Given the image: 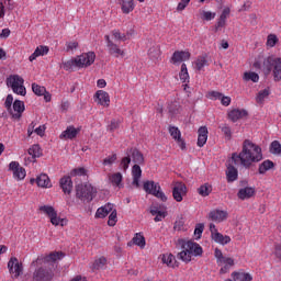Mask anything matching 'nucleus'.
Masks as SVG:
<instances>
[{
    "instance_id": "obj_1",
    "label": "nucleus",
    "mask_w": 281,
    "mask_h": 281,
    "mask_svg": "<svg viewBox=\"0 0 281 281\" xmlns=\"http://www.w3.org/2000/svg\"><path fill=\"white\" fill-rule=\"evenodd\" d=\"M258 161H262V148L254 144V142L245 139L241 151L239 154L233 153L232 157L227 160V182L234 183V181H238V169L234 166H241L246 168V170H249V168H251L254 164H258Z\"/></svg>"
},
{
    "instance_id": "obj_2",
    "label": "nucleus",
    "mask_w": 281,
    "mask_h": 281,
    "mask_svg": "<svg viewBox=\"0 0 281 281\" xmlns=\"http://www.w3.org/2000/svg\"><path fill=\"white\" fill-rule=\"evenodd\" d=\"M256 71H262L265 76H269L272 71L274 82L281 81V58L273 55L265 57L259 55L254 64Z\"/></svg>"
},
{
    "instance_id": "obj_3",
    "label": "nucleus",
    "mask_w": 281,
    "mask_h": 281,
    "mask_svg": "<svg viewBox=\"0 0 281 281\" xmlns=\"http://www.w3.org/2000/svg\"><path fill=\"white\" fill-rule=\"evenodd\" d=\"M179 245L183 250L177 255V258L182 262H191L192 256H203V248L193 240L179 239Z\"/></svg>"
},
{
    "instance_id": "obj_4",
    "label": "nucleus",
    "mask_w": 281,
    "mask_h": 281,
    "mask_svg": "<svg viewBox=\"0 0 281 281\" xmlns=\"http://www.w3.org/2000/svg\"><path fill=\"white\" fill-rule=\"evenodd\" d=\"M95 63V53L88 52L77 56L75 59L63 63L65 71H71L74 67L82 69L85 67H91Z\"/></svg>"
},
{
    "instance_id": "obj_5",
    "label": "nucleus",
    "mask_w": 281,
    "mask_h": 281,
    "mask_svg": "<svg viewBox=\"0 0 281 281\" xmlns=\"http://www.w3.org/2000/svg\"><path fill=\"white\" fill-rule=\"evenodd\" d=\"M76 196L82 203H91L94 196H98V189H95L90 183L77 184L76 186Z\"/></svg>"
},
{
    "instance_id": "obj_6",
    "label": "nucleus",
    "mask_w": 281,
    "mask_h": 281,
    "mask_svg": "<svg viewBox=\"0 0 281 281\" xmlns=\"http://www.w3.org/2000/svg\"><path fill=\"white\" fill-rule=\"evenodd\" d=\"M56 274L52 268L40 266L35 268L32 274V281H54Z\"/></svg>"
},
{
    "instance_id": "obj_7",
    "label": "nucleus",
    "mask_w": 281,
    "mask_h": 281,
    "mask_svg": "<svg viewBox=\"0 0 281 281\" xmlns=\"http://www.w3.org/2000/svg\"><path fill=\"white\" fill-rule=\"evenodd\" d=\"M143 189L147 194H153V196H156V199H160L164 203L168 201V196H166V193L161 191V186L159 183H156L155 181H146L143 184Z\"/></svg>"
},
{
    "instance_id": "obj_8",
    "label": "nucleus",
    "mask_w": 281,
    "mask_h": 281,
    "mask_svg": "<svg viewBox=\"0 0 281 281\" xmlns=\"http://www.w3.org/2000/svg\"><path fill=\"white\" fill-rule=\"evenodd\" d=\"M24 82L25 80L19 75H12L7 79V85L11 87L13 93H16L18 95H25L26 90L25 86H23Z\"/></svg>"
},
{
    "instance_id": "obj_9",
    "label": "nucleus",
    "mask_w": 281,
    "mask_h": 281,
    "mask_svg": "<svg viewBox=\"0 0 281 281\" xmlns=\"http://www.w3.org/2000/svg\"><path fill=\"white\" fill-rule=\"evenodd\" d=\"M214 256L216 258L217 265H225L221 268L220 273H227V271H229V268L234 267L235 265L234 259L223 256V251L218 248H215Z\"/></svg>"
},
{
    "instance_id": "obj_10",
    "label": "nucleus",
    "mask_w": 281,
    "mask_h": 281,
    "mask_svg": "<svg viewBox=\"0 0 281 281\" xmlns=\"http://www.w3.org/2000/svg\"><path fill=\"white\" fill-rule=\"evenodd\" d=\"M8 269L10 273H14V278H19L23 273V263L19 262L16 257H11L8 262Z\"/></svg>"
},
{
    "instance_id": "obj_11",
    "label": "nucleus",
    "mask_w": 281,
    "mask_h": 281,
    "mask_svg": "<svg viewBox=\"0 0 281 281\" xmlns=\"http://www.w3.org/2000/svg\"><path fill=\"white\" fill-rule=\"evenodd\" d=\"M126 155L130 156L133 164L138 165V166H144V164H145L144 154H142V151H139V149H137L135 147H131L126 150Z\"/></svg>"
},
{
    "instance_id": "obj_12",
    "label": "nucleus",
    "mask_w": 281,
    "mask_h": 281,
    "mask_svg": "<svg viewBox=\"0 0 281 281\" xmlns=\"http://www.w3.org/2000/svg\"><path fill=\"white\" fill-rule=\"evenodd\" d=\"M188 193V187L184 183L178 182L172 189V196L177 203H181L183 201L184 194Z\"/></svg>"
},
{
    "instance_id": "obj_13",
    "label": "nucleus",
    "mask_w": 281,
    "mask_h": 281,
    "mask_svg": "<svg viewBox=\"0 0 281 281\" xmlns=\"http://www.w3.org/2000/svg\"><path fill=\"white\" fill-rule=\"evenodd\" d=\"M9 170H11V172H13V177L18 181H22V179H25V175H26L25 168L21 167V165H19V162L11 161L9 164Z\"/></svg>"
},
{
    "instance_id": "obj_14",
    "label": "nucleus",
    "mask_w": 281,
    "mask_h": 281,
    "mask_svg": "<svg viewBox=\"0 0 281 281\" xmlns=\"http://www.w3.org/2000/svg\"><path fill=\"white\" fill-rule=\"evenodd\" d=\"M168 131L169 135L172 137V139H175V142H177L181 150H186V140L181 138V131L179 130V127L170 125L168 127Z\"/></svg>"
},
{
    "instance_id": "obj_15",
    "label": "nucleus",
    "mask_w": 281,
    "mask_h": 281,
    "mask_svg": "<svg viewBox=\"0 0 281 281\" xmlns=\"http://www.w3.org/2000/svg\"><path fill=\"white\" fill-rule=\"evenodd\" d=\"M65 258V254L63 251H53L49 255L41 258L37 257L35 261L32 262V265H36L43 260V262H57V260H63Z\"/></svg>"
},
{
    "instance_id": "obj_16",
    "label": "nucleus",
    "mask_w": 281,
    "mask_h": 281,
    "mask_svg": "<svg viewBox=\"0 0 281 281\" xmlns=\"http://www.w3.org/2000/svg\"><path fill=\"white\" fill-rule=\"evenodd\" d=\"M229 14H232V9H229V7L224 8L215 24V32H218L221 29L227 25V19H229Z\"/></svg>"
},
{
    "instance_id": "obj_17",
    "label": "nucleus",
    "mask_w": 281,
    "mask_h": 281,
    "mask_svg": "<svg viewBox=\"0 0 281 281\" xmlns=\"http://www.w3.org/2000/svg\"><path fill=\"white\" fill-rule=\"evenodd\" d=\"M252 196H256V188L254 187H244L237 192V199L240 201H247L252 199Z\"/></svg>"
},
{
    "instance_id": "obj_18",
    "label": "nucleus",
    "mask_w": 281,
    "mask_h": 281,
    "mask_svg": "<svg viewBox=\"0 0 281 281\" xmlns=\"http://www.w3.org/2000/svg\"><path fill=\"white\" fill-rule=\"evenodd\" d=\"M190 52H186V50H176L170 59V63H172V65H177V63H184V60H190Z\"/></svg>"
},
{
    "instance_id": "obj_19",
    "label": "nucleus",
    "mask_w": 281,
    "mask_h": 281,
    "mask_svg": "<svg viewBox=\"0 0 281 281\" xmlns=\"http://www.w3.org/2000/svg\"><path fill=\"white\" fill-rule=\"evenodd\" d=\"M24 111H25V103H23V101H21V100H15L13 102V111H12V114H11L12 119L13 120H21Z\"/></svg>"
},
{
    "instance_id": "obj_20",
    "label": "nucleus",
    "mask_w": 281,
    "mask_h": 281,
    "mask_svg": "<svg viewBox=\"0 0 281 281\" xmlns=\"http://www.w3.org/2000/svg\"><path fill=\"white\" fill-rule=\"evenodd\" d=\"M59 186L64 192V194H71L74 190V182L71 181V177L65 176L59 180Z\"/></svg>"
},
{
    "instance_id": "obj_21",
    "label": "nucleus",
    "mask_w": 281,
    "mask_h": 281,
    "mask_svg": "<svg viewBox=\"0 0 281 281\" xmlns=\"http://www.w3.org/2000/svg\"><path fill=\"white\" fill-rule=\"evenodd\" d=\"M247 115H249V112H247V110L234 109L228 112V120L231 122H238V120H243L244 117H247Z\"/></svg>"
},
{
    "instance_id": "obj_22",
    "label": "nucleus",
    "mask_w": 281,
    "mask_h": 281,
    "mask_svg": "<svg viewBox=\"0 0 281 281\" xmlns=\"http://www.w3.org/2000/svg\"><path fill=\"white\" fill-rule=\"evenodd\" d=\"M210 221H214L215 223H223L225 218H227V212L221 210H213L209 213Z\"/></svg>"
},
{
    "instance_id": "obj_23",
    "label": "nucleus",
    "mask_w": 281,
    "mask_h": 281,
    "mask_svg": "<svg viewBox=\"0 0 281 281\" xmlns=\"http://www.w3.org/2000/svg\"><path fill=\"white\" fill-rule=\"evenodd\" d=\"M94 98H97L101 106H109L111 103V97H109V93L104 90H98L94 94Z\"/></svg>"
},
{
    "instance_id": "obj_24",
    "label": "nucleus",
    "mask_w": 281,
    "mask_h": 281,
    "mask_svg": "<svg viewBox=\"0 0 281 281\" xmlns=\"http://www.w3.org/2000/svg\"><path fill=\"white\" fill-rule=\"evenodd\" d=\"M80 133V128H76L72 125L68 126L66 131L60 134V139H76Z\"/></svg>"
},
{
    "instance_id": "obj_25",
    "label": "nucleus",
    "mask_w": 281,
    "mask_h": 281,
    "mask_svg": "<svg viewBox=\"0 0 281 281\" xmlns=\"http://www.w3.org/2000/svg\"><path fill=\"white\" fill-rule=\"evenodd\" d=\"M211 238L218 245H229V243H232V237L227 235L224 236L223 234L218 233V231H214L213 235H211Z\"/></svg>"
},
{
    "instance_id": "obj_26",
    "label": "nucleus",
    "mask_w": 281,
    "mask_h": 281,
    "mask_svg": "<svg viewBox=\"0 0 281 281\" xmlns=\"http://www.w3.org/2000/svg\"><path fill=\"white\" fill-rule=\"evenodd\" d=\"M207 144V126H201L198 130V146L203 148Z\"/></svg>"
},
{
    "instance_id": "obj_27",
    "label": "nucleus",
    "mask_w": 281,
    "mask_h": 281,
    "mask_svg": "<svg viewBox=\"0 0 281 281\" xmlns=\"http://www.w3.org/2000/svg\"><path fill=\"white\" fill-rule=\"evenodd\" d=\"M111 212H113V204L106 203L104 206L97 210L95 218H106Z\"/></svg>"
},
{
    "instance_id": "obj_28",
    "label": "nucleus",
    "mask_w": 281,
    "mask_h": 281,
    "mask_svg": "<svg viewBox=\"0 0 281 281\" xmlns=\"http://www.w3.org/2000/svg\"><path fill=\"white\" fill-rule=\"evenodd\" d=\"M132 176H133L132 186L139 188V179H142V167H139V165H134L132 167Z\"/></svg>"
},
{
    "instance_id": "obj_29",
    "label": "nucleus",
    "mask_w": 281,
    "mask_h": 281,
    "mask_svg": "<svg viewBox=\"0 0 281 281\" xmlns=\"http://www.w3.org/2000/svg\"><path fill=\"white\" fill-rule=\"evenodd\" d=\"M49 54V47L47 46H38L34 53L29 57L30 63H34L38 56H45Z\"/></svg>"
},
{
    "instance_id": "obj_30",
    "label": "nucleus",
    "mask_w": 281,
    "mask_h": 281,
    "mask_svg": "<svg viewBox=\"0 0 281 281\" xmlns=\"http://www.w3.org/2000/svg\"><path fill=\"white\" fill-rule=\"evenodd\" d=\"M162 262L164 265H167V267H172L173 269L175 267H179V261H177V257L172 254L162 255Z\"/></svg>"
},
{
    "instance_id": "obj_31",
    "label": "nucleus",
    "mask_w": 281,
    "mask_h": 281,
    "mask_svg": "<svg viewBox=\"0 0 281 281\" xmlns=\"http://www.w3.org/2000/svg\"><path fill=\"white\" fill-rule=\"evenodd\" d=\"M35 181L38 188H52V181L49 180V176L45 173L40 175Z\"/></svg>"
},
{
    "instance_id": "obj_32",
    "label": "nucleus",
    "mask_w": 281,
    "mask_h": 281,
    "mask_svg": "<svg viewBox=\"0 0 281 281\" xmlns=\"http://www.w3.org/2000/svg\"><path fill=\"white\" fill-rule=\"evenodd\" d=\"M109 54L114 56L115 58H120V56H124V50L120 49V46L115 43H110L108 46Z\"/></svg>"
},
{
    "instance_id": "obj_33",
    "label": "nucleus",
    "mask_w": 281,
    "mask_h": 281,
    "mask_svg": "<svg viewBox=\"0 0 281 281\" xmlns=\"http://www.w3.org/2000/svg\"><path fill=\"white\" fill-rule=\"evenodd\" d=\"M232 278L234 281H252L254 277L249 272H233Z\"/></svg>"
},
{
    "instance_id": "obj_34",
    "label": "nucleus",
    "mask_w": 281,
    "mask_h": 281,
    "mask_svg": "<svg viewBox=\"0 0 281 281\" xmlns=\"http://www.w3.org/2000/svg\"><path fill=\"white\" fill-rule=\"evenodd\" d=\"M273 168H276V164L268 159L259 165L258 172L259 175H265L266 172H268V170H271Z\"/></svg>"
},
{
    "instance_id": "obj_35",
    "label": "nucleus",
    "mask_w": 281,
    "mask_h": 281,
    "mask_svg": "<svg viewBox=\"0 0 281 281\" xmlns=\"http://www.w3.org/2000/svg\"><path fill=\"white\" fill-rule=\"evenodd\" d=\"M49 220L52 225H55V227H58V225H60L61 227H65V225H67V220L60 218L56 211L54 214L49 216Z\"/></svg>"
},
{
    "instance_id": "obj_36",
    "label": "nucleus",
    "mask_w": 281,
    "mask_h": 281,
    "mask_svg": "<svg viewBox=\"0 0 281 281\" xmlns=\"http://www.w3.org/2000/svg\"><path fill=\"white\" fill-rule=\"evenodd\" d=\"M135 10V3L133 0H122L123 14H131Z\"/></svg>"
},
{
    "instance_id": "obj_37",
    "label": "nucleus",
    "mask_w": 281,
    "mask_h": 281,
    "mask_svg": "<svg viewBox=\"0 0 281 281\" xmlns=\"http://www.w3.org/2000/svg\"><path fill=\"white\" fill-rule=\"evenodd\" d=\"M148 56L150 60H159L161 57V48L159 46H153L148 50Z\"/></svg>"
},
{
    "instance_id": "obj_38",
    "label": "nucleus",
    "mask_w": 281,
    "mask_h": 281,
    "mask_svg": "<svg viewBox=\"0 0 281 281\" xmlns=\"http://www.w3.org/2000/svg\"><path fill=\"white\" fill-rule=\"evenodd\" d=\"M29 155H31V157L33 159H36L38 157L43 156V150L41 149V145L35 144L32 147L29 148Z\"/></svg>"
},
{
    "instance_id": "obj_39",
    "label": "nucleus",
    "mask_w": 281,
    "mask_h": 281,
    "mask_svg": "<svg viewBox=\"0 0 281 281\" xmlns=\"http://www.w3.org/2000/svg\"><path fill=\"white\" fill-rule=\"evenodd\" d=\"M132 241L134 245H137V247H140V249H144V247H146V238L140 233H136Z\"/></svg>"
},
{
    "instance_id": "obj_40",
    "label": "nucleus",
    "mask_w": 281,
    "mask_h": 281,
    "mask_svg": "<svg viewBox=\"0 0 281 281\" xmlns=\"http://www.w3.org/2000/svg\"><path fill=\"white\" fill-rule=\"evenodd\" d=\"M198 193L200 196H210L212 194V187L210 183H204L200 188H198Z\"/></svg>"
},
{
    "instance_id": "obj_41",
    "label": "nucleus",
    "mask_w": 281,
    "mask_h": 281,
    "mask_svg": "<svg viewBox=\"0 0 281 281\" xmlns=\"http://www.w3.org/2000/svg\"><path fill=\"white\" fill-rule=\"evenodd\" d=\"M244 80H246V82H249V80H251V82H258V80H260V76L254 71L245 72Z\"/></svg>"
},
{
    "instance_id": "obj_42",
    "label": "nucleus",
    "mask_w": 281,
    "mask_h": 281,
    "mask_svg": "<svg viewBox=\"0 0 281 281\" xmlns=\"http://www.w3.org/2000/svg\"><path fill=\"white\" fill-rule=\"evenodd\" d=\"M106 266V259L104 257H100L99 259H95L92 269H95L97 271L100 269H104Z\"/></svg>"
},
{
    "instance_id": "obj_43",
    "label": "nucleus",
    "mask_w": 281,
    "mask_h": 281,
    "mask_svg": "<svg viewBox=\"0 0 281 281\" xmlns=\"http://www.w3.org/2000/svg\"><path fill=\"white\" fill-rule=\"evenodd\" d=\"M270 153L272 155H281V144L279 140H273L270 144Z\"/></svg>"
},
{
    "instance_id": "obj_44",
    "label": "nucleus",
    "mask_w": 281,
    "mask_h": 281,
    "mask_svg": "<svg viewBox=\"0 0 281 281\" xmlns=\"http://www.w3.org/2000/svg\"><path fill=\"white\" fill-rule=\"evenodd\" d=\"M179 76H180V80L182 82L190 80V75L188 74V66L186 64L181 65V70H180Z\"/></svg>"
},
{
    "instance_id": "obj_45",
    "label": "nucleus",
    "mask_w": 281,
    "mask_h": 281,
    "mask_svg": "<svg viewBox=\"0 0 281 281\" xmlns=\"http://www.w3.org/2000/svg\"><path fill=\"white\" fill-rule=\"evenodd\" d=\"M40 212H43L49 218L52 215L56 213V209H54V206L43 205V206H40Z\"/></svg>"
},
{
    "instance_id": "obj_46",
    "label": "nucleus",
    "mask_w": 281,
    "mask_h": 281,
    "mask_svg": "<svg viewBox=\"0 0 281 281\" xmlns=\"http://www.w3.org/2000/svg\"><path fill=\"white\" fill-rule=\"evenodd\" d=\"M116 223H117V210L112 209L111 214L109 216L108 225L110 227H115Z\"/></svg>"
},
{
    "instance_id": "obj_47",
    "label": "nucleus",
    "mask_w": 281,
    "mask_h": 281,
    "mask_svg": "<svg viewBox=\"0 0 281 281\" xmlns=\"http://www.w3.org/2000/svg\"><path fill=\"white\" fill-rule=\"evenodd\" d=\"M110 181L113 186H116L117 188H120L121 183H122V175L120 172L113 173L110 177Z\"/></svg>"
},
{
    "instance_id": "obj_48",
    "label": "nucleus",
    "mask_w": 281,
    "mask_h": 281,
    "mask_svg": "<svg viewBox=\"0 0 281 281\" xmlns=\"http://www.w3.org/2000/svg\"><path fill=\"white\" fill-rule=\"evenodd\" d=\"M47 89L38 83H32V91L35 95H43Z\"/></svg>"
},
{
    "instance_id": "obj_49",
    "label": "nucleus",
    "mask_w": 281,
    "mask_h": 281,
    "mask_svg": "<svg viewBox=\"0 0 281 281\" xmlns=\"http://www.w3.org/2000/svg\"><path fill=\"white\" fill-rule=\"evenodd\" d=\"M117 161V154H112L111 156L103 159V166H113Z\"/></svg>"
},
{
    "instance_id": "obj_50",
    "label": "nucleus",
    "mask_w": 281,
    "mask_h": 281,
    "mask_svg": "<svg viewBox=\"0 0 281 281\" xmlns=\"http://www.w3.org/2000/svg\"><path fill=\"white\" fill-rule=\"evenodd\" d=\"M13 102H14V97H12V94H8L5 102H4V106L10 114H12V103Z\"/></svg>"
},
{
    "instance_id": "obj_51",
    "label": "nucleus",
    "mask_w": 281,
    "mask_h": 281,
    "mask_svg": "<svg viewBox=\"0 0 281 281\" xmlns=\"http://www.w3.org/2000/svg\"><path fill=\"white\" fill-rule=\"evenodd\" d=\"M278 36L276 34H270L268 35L267 38V45L268 47H276V45L278 44Z\"/></svg>"
},
{
    "instance_id": "obj_52",
    "label": "nucleus",
    "mask_w": 281,
    "mask_h": 281,
    "mask_svg": "<svg viewBox=\"0 0 281 281\" xmlns=\"http://www.w3.org/2000/svg\"><path fill=\"white\" fill-rule=\"evenodd\" d=\"M206 65H207V59H205V57H199L195 61V67L198 71H201V69H203V67H206Z\"/></svg>"
},
{
    "instance_id": "obj_53",
    "label": "nucleus",
    "mask_w": 281,
    "mask_h": 281,
    "mask_svg": "<svg viewBox=\"0 0 281 281\" xmlns=\"http://www.w3.org/2000/svg\"><path fill=\"white\" fill-rule=\"evenodd\" d=\"M131 165V156H125L122 158L121 160V168L122 170H124V172H126V170H128V166Z\"/></svg>"
},
{
    "instance_id": "obj_54",
    "label": "nucleus",
    "mask_w": 281,
    "mask_h": 281,
    "mask_svg": "<svg viewBox=\"0 0 281 281\" xmlns=\"http://www.w3.org/2000/svg\"><path fill=\"white\" fill-rule=\"evenodd\" d=\"M269 89H263L258 92L257 102H263L265 98H269Z\"/></svg>"
},
{
    "instance_id": "obj_55",
    "label": "nucleus",
    "mask_w": 281,
    "mask_h": 281,
    "mask_svg": "<svg viewBox=\"0 0 281 281\" xmlns=\"http://www.w3.org/2000/svg\"><path fill=\"white\" fill-rule=\"evenodd\" d=\"M206 98H209L210 100H221L223 98V93L218 91H210L206 94Z\"/></svg>"
},
{
    "instance_id": "obj_56",
    "label": "nucleus",
    "mask_w": 281,
    "mask_h": 281,
    "mask_svg": "<svg viewBox=\"0 0 281 281\" xmlns=\"http://www.w3.org/2000/svg\"><path fill=\"white\" fill-rule=\"evenodd\" d=\"M202 16L204 21H212L213 19H216V13L212 11H203Z\"/></svg>"
},
{
    "instance_id": "obj_57",
    "label": "nucleus",
    "mask_w": 281,
    "mask_h": 281,
    "mask_svg": "<svg viewBox=\"0 0 281 281\" xmlns=\"http://www.w3.org/2000/svg\"><path fill=\"white\" fill-rule=\"evenodd\" d=\"M203 229H205V225H203V224L195 225L194 234L196 236V240H199V238H201V236L203 234Z\"/></svg>"
},
{
    "instance_id": "obj_58",
    "label": "nucleus",
    "mask_w": 281,
    "mask_h": 281,
    "mask_svg": "<svg viewBox=\"0 0 281 281\" xmlns=\"http://www.w3.org/2000/svg\"><path fill=\"white\" fill-rule=\"evenodd\" d=\"M112 36H114L115 41H126V34H121L120 30H113Z\"/></svg>"
},
{
    "instance_id": "obj_59",
    "label": "nucleus",
    "mask_w": 281,
    "mask_h": 281,
    "mask_svg": "<svg viewBox=\"0 0 281 281\" xmlns=\"http://www.w3.org/2000/svg\"><path fill=\"white\" fill-rule=\"evenodd\" d=\"M222 133H224L225 137H227V139H232V128L227 125H223L221 127Z\"/></svg>"
},
{
    "instance_id": "obj_60",
    "label": "nucleus",
    "mask_w": 281,
    "mask_h": 281,
    "mask_svg": "<svg viewBox=\"0 0 281 281\" xmlns=\"http://www.w3.org/2000/svg\"><path fill=\"white\" fill-rule=\"evenodd\" d=\"M71 175H75V176L78 175L79 177H85V175H87V169H85L83 167L74 169L71 171Z\"/></svg>"
},
{
    "instance_id": "obj_61",
    "label": "nucleus",
    "mask_w": 281,
    "mask_h": 281,
    "mask_svg": "<svg viewBox=\"0 0 281 281\" xmlns=\"http://www.w3.org/2000/svg\"><path fill=\"white\" fill-rule=\"evenodd\" d=\"M166 216H168V213L160 211V212L156 213L154 221H155V223H159L162 218H166Z\"/></svg>"
},
{
    "instance_id": "obj_62",
    "label": "nucleus",
    "mask_w": 281,
    "mask_h": 281,
    "mask_svg": "<svg viewBox=\"0 0 281 281\" xmlns=\"http://www.w3.org/2000/svg\"><path fill=\"white\" fill-rule=\"evenodd\" d=\"M117 128H120V121L114 119L111 121V124L109 125V131L113 132L117 131Z\"/></svg>"
},
{
    "instance_id": "obj_63",
    "label": "nucleus",
    "mask_w": 281,
    "mask_h": 281,
    "mask_svg": "<svg viewBox=\"0 0 281 281\" xmlns=\"http://www.w3.org/2000/svg\"><path fill=\"white\" fill-rule=\"evenodd\" d=\"M189 3H190V0H181L177 7L178 12H181L183 11L184 8H188Z\"/></svg>"
},
{
    "instance_id": "obj_64",
    "label": "nucleus",
    "mask_w": 281,
    "mask_h": 281,
    "mask_svg": "<svg viewBox=\"0 0 281 281\" xmlns=\"http://www.w3.org/2000/svg\"><path fill=\"white\" fill-rule=\"evenodd\" d=\"M45 125H40L38 127L35 128L36 135L40 137H43L45 135Z\"/></svg>"
}]
</instances>
